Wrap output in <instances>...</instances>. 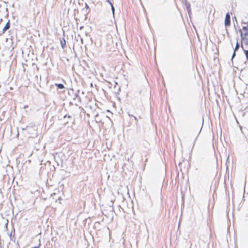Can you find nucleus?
Wrapping results in <instances>:
<instances>
[{
	"mask_svg": "<svg viewBox=\"0 0 248 248\" xmlns=\"http://www.w3.org/2000/svg\"><path fill=\"white\" fill-rule=\"evenodd\" d=\"M242 41L246 45H248V26L243 27L240 31Z\"/></svg>",
	"mask_w": 248,
	"mask_h": 248,
	"instance_id": "nucleus-1",
	"label": "nucleus"
},
{
	"mask_svg": "<svg viewBox=\"0 0 248 248\" xmlns=\"http://www.w3.org/2000/svg\"><path fill=\"white\" fill-rule=\"evenodd\" d=\"M224 24L225 27H229L231 25L230 15L229 13L226 14L225 18Z\"/></svg>",
	"mask_w": 248,
	"mask_h": 248,
	"instance_id": "nucleus-2",
	"label": "nucleus"
},
{
	"mask_svg": "<svg viewBox=\"0 0 248 248\" xmlns=\"http://www.w3.org/2000/svg\"><path fill=\"white\" fill-rule=\"evenodd\" d=\"M10 21L8 20V21L7 22L5 26L2 29V33H4L5 32L8 30L10 28Z\"/></svg>",
	"mask_w": 248,
	"mask_h": 248,
	"instance_id": "nucleus-3",
	"label": "nucleus"
},
{
	"mask_svg": "<svg viewBox=\"0 0 248 248\" xmlns=\"http://www.w3.org/2000/svg\"><path fill=\"white\" fill-rule=\"evenodd\" d=\"M186 10L187 12L189 14H190L191 12V8H190V4L189 3L186 2Z\"/></svg>",
	"mask_w": 248,
	"mask_h": 248,
	"instance_id": "nucleus-4",
	"label": "nucleus"
},
{
	"mask_svg": "<svg viewBox=\"0 0 248 248\" xmlns=\"http://www.w3.org/2000/svg\"><path fill=\"white\" fill-rule=\"evenodd\" d=\"M61 44L62 48H64L66 45V41L64 38L61 40Z\"/></svg>",
	"mask_w": 248,
	"mask_h": 248,
	"instance_id": "nucleus-5",
	"label": "nucleus"
},
{
	"mask_svg": "<svg viewBox=\"0 0 248 248\" xmlns=\"http://www.w3.org/2000/svg\"><path fill=\"white\" fill-rule=\"evenodd\" d=\"M55 85L59 88V89H62L64 88V85L62 84H55Z\"/></svg>",
	"mask_w": 248,
	"mask_h": 248,
	"instance_id": "nucleus-6",
	"label": "nucleus"
},
{
	"mask_svg": "<svg viewBox=\"0 0 248 248\" xmlns=\"http://www.w3.org/2000/svg\"><path fill=\"white\" fill-rule=\"evenodd\" d=\"M247 59L248 60V50L244 51Z\"/></svg>",
	"mask_w": 248,
	"mask_h": 248,
	"instance_id": "nucleus-7",
	"label": "nucleus"
},
{
	"mask_svg": "<svg viewBox=\"0 0 248 248\" xmlns=\"http://www.w3.org/2000/svg\"><path fill=\"white\" fill-rule=\"evenodd\" d=\"M239 44L238 43H237L235 48V51H236L239 48Z\"/></svg>",
	"mask_w": 248,
	"mask_h": 248,
	"instance_id": "nucleus-8",
	"label": "nucleus"
},
{
	"mask_svg": "<svg viewBox=\"0 0 248 248\" xmlns=\"http://www.w3.org/2000/svg\"><path fill=\"white\" fill-rule=\"evenodd\" d=\"M66 117H67V116H66V115H65V116H64V118H66ZM67 117H68V118H72V117H71V116H67Z\"/></svg>",
	"mask_w": 248,
	"mask_h": 248,
	"instance_id": "nucleus-9",
	"label": "nucleus"
},
{
	"mask_svg": "<svg viewBox=\"0 0 248 248\" xmlns=\"http://www.w3.org/2000/svg\"><path fill=\"white\" fill-rule=\"evenodd\" d=\"M40 246V244H39L38 247H32L31 248H39Z\"/></svg>",
	"mask_w": 248,
	"mask_h": 248,
	"instance_id": "nucleus-10",
	"label": "nucleus"
},
{
	"mask_svg": "<svg viewBox=\"0 0 248 248\" xmlns=\"http://www.w3.org/2000/svg\"><path fill=\"white\" fill-rule=\"evenodd\" d=\"M112 10L114 11V7L113 6L112 7Z\"/></svg>",
	"mask_w": 248,
	"mask_h": 248,
	"instance_id": "nucleus-11",
	"label": "nucleus"
},
{
	"mask_svg": "<svg viewBox=\"0 0 248 248\" xmlns=\"http://www.w3.org/2000/svg\"><path fill=\"white\" fill-rule=\"evenodd\" d=\"M67 124V122H66L64 123V124Z\"/></svg>",
	"mask_w": 248,
	"mask_h": 248,
	"instance_id": "nucleus-12",
	"label": "nucleus"
}]
</instances>
